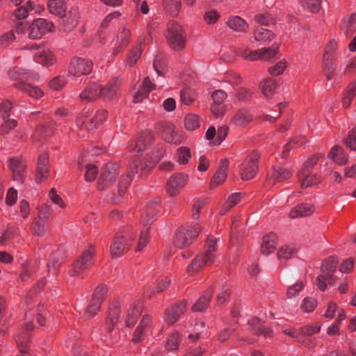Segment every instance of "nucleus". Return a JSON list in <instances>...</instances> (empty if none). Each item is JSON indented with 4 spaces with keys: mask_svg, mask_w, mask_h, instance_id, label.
I'll use <instances>...</instances> for the list:
<instances>
[{
    "mask_svg": "<svg viewBox=\"0 0 356 356\" xmlns=\"http://www.w3.org/2000/svg\"><path fill=\"white\" fill-rule=\"evenodd\" d=\"M345 144L350 149L356 150V128L352 129L345 139Z\"/></svg>",
    "mask_w": 356,
    "mask_h": 356,
    "instance_id": "774afa93",
    "label": "nucleus"
},
{
    "mask_svg": "<svg viewBox=\"0 0 356 356\" xmlns=\"http://www.w3.org/2000/svg\"><path fill=\"white\" fill-rule=\"evenodd\" d=\"M33 329V323L31 321H26L16 334L15 341L20 353L18 356H31V354L29 353V347L31 341V334L29 332Z\"/></svg>",
    "mask_w": 356,
    "mask_h": 356,
    "instance_id": "1a4fd4ad",
    "label": "nucleus"
},
{
    "mask_svg": "<svg viewBox=\"0 0 356 356\" xmlns=\"http://www.w3.org/2000/svg\"><path fill=\"white\" fill-rule=\"evenodd\" d=\"M16 88L35 99H39L44 95V91L39 86L31 85L27 82L17 83Z\"/></svg>",
    "mask_w": 356,
    "mask_h": 356,
    "instance_id": "bb28decb",
    "label": "nucleus"
},
{
    "mask_svg": "<svg viewBox=\"0 0 356 356\" xmlns=\"http://www.w3.org/2000/svg\"><path fill=\"white\" fill-rule=\"evenodd\" d=\"M200 232V227L197 222L180 227L175 234V245L179 248H186L192 243L193 241L199 235Z\"/></svg>",
    "mask_w": 356,
    "mask_h": 356,
    "instance_id": "7ed1b4c3",
    "label": "nucleus"
},
{
    "mask_svg": "<svg viewBox=\"0 0 356 356\" xmlns=\"http://www.w3.org/2000/svg\"><path fill=\"white\" fill-rule=\"evenodd\" d=\"M131 38V31L125 27L120 29L115 37L111 42L112 54L117 56L124 51V49L130 44Z\"/></svg>",
    "mask_w": 356,
    "mask_h": 356,
    "instance_id": "f8f14e48",
    "label": "nucleus"
},
{
    "mask_svg": "<svg viewBox=\"0 0 356 356\" xmlns=\"http://www.w3.org/2000/svg\"><path fill=\"white\" fill-rule=\"evenodd\" d=\"M33 232L37 236H42L47 231V226L44 222L35 220L31 225Z\"/></svg>",
    "mask_w": 356,
    "mask_h": 356,
    "instance_id": "69168bd1",
    "label": "nucleus"
},
{
    "mask_svg": "<svg viewBox=\"0 0 356 356\" xmlns=\"http://www.w3.org/2000/svg\"><path fill=\"white\" fill-rule=\"evenodd\" d=\"M249 325L256 334H264L265 337H270L272 331L268 327H264L261 325L260 321L257 318H252L248 321Z\"/></svg>",
    "mask_w": 356,
    "mask_h": 356,
    "instance_id": "37998d69",
    "label": "nucleus"
},
{
    "mask_svg": "<svg viewBox=\"0 0 356 356\" xmlns=\"http://www.w3.org/2000/svg\"><path fill=\"white\" fill-rule=\"evenodd\" d=\"M222 81L232 86H237L241 83V77L238 73L229 71L225 74Z\"/></svg>",
    "mask_w": 356,
    "mask_h": 356,
    "instance_id": "052dcab7",
    "label": "nucleus"
},
{
    "mask_svg": "<svg viewBox=\"0 0 356 356\" xmlns=\"http://www.w3.org/2000/svg\"><path fill=\"white\" fill-rule=\"evenodd\" d=\"M305 284L302 281L297 282L293 285L288 287L286 296L288 298H292L296 296L304 288Z\"/></svg>",
    "mask_w": 356,
    "mask_h": 356,
    "instance_id": "338daca9",
    "label": "nucleus"
},
{
    "mask_svg": "<svg viewBox=\"0 0 356 356\" xmlns=\"http://www.w3.org/2000/svg\"><path fill=\"white\" fill-rule=\"evenodd\" d=\"M108 112L104 109L99 110L96 112L92 118L90 119V123L97 127L107 120Z\"/></svg>",
    "mask_w": 356,
    "mask_h": 356,
    "instance_id": "0e129e2a",
    "label": "nucleus"
},
{
    "mask_svg": "<svg viewBox=\"0 0 356 356\" xmlns=\"http://www.w3.org/2000/svg\"><path fill=\"white\" fill-rule=\"evenodd\" d=\"M35 60L46 67L52 66L56 63V56L50 49L44 47H39L38 51L35 52Z\"/></svg>",
    "mask_w": 356,
    "mask_h": 356,
    "instance_id": "412c9836",
    "label": "nucleus"
},
{
    "mask_svg": "<svg viewBox=\"0 0 356 356\" xmlns=\"http://www.w3.org/2000/svg\"><path fill=\"white\" fill-rule=\"evenodd\" d=\"M317 306V301L316 299L307 297L302 300L300 305L301 309L306 313H311L314 311Z\"/></svg>",
    "mask_w": 356,
    "mask_h": 356,
    "instance_id": "13d9d810",
    "label": "nucleus"
},
{
    "mask_svg": "<svg viewBox=\"0 0 356 356\" xmlns=\"http://www.w3.org/2000/svg\"><path fill=\"white\" fill-rule=\"evenodd\" d=\"M120 309L119 305H111L108 309V315L106 323V329L111 332L119 321Z\"/></svg>",
    "mask_w": 356,
    "mask_h": 356,
    "instance_id": "4c0bfd02",
    "label": "nucleus"
},
{
    "mask_svg": "<svg viewBox=\"0 0 356 356\" xmlns=\"http://www.w3.org/2000/svg\"><path fill=\"white\" fill-rule=\"evenodd\" d=\"M181 341V337L180 334L175 331L167 337L165 348L168 350H175L178 349Z\"/></svg>",
    "mask_w": 356,
    "mask_h": 356,
    "instance_id": "a18cd8bd",
    "label": "nucleus"
},
{
    "mask_svg": "<svg viewBox=\"0 0 356 356\" xmlns=\"http://www.w3.org/2000/svg\"><path fill=\"white\" fill-rule=\"evenodd\" d=\"M145 42L142 40H140L138 44L133 47L131 49L127 54L126 58V63L132 67L136 64L138 60L140 58L144 49Z\"/></svg>",
    "mask_w": 356,
    "mask_h": 356,
    "instance_id": "7c9ffc66",
    "label": "nucleus"
},
{
    "mask_svg": "<svg viewBox=\"0 0 356 356\" xmlns=\"http://www.w3.org/2000/svg\"><path fill=\"white\" fill-rule=\"evenodd\" d=\"M120 165L116 163H108L102 170L99 179V187L102 190L110 186L119 174Z\"/></svg>",
    "mask_w": 356,
    "mask_h": 356,
    "instance_id": "9b49d317",
    "label": "nucleus"
},
{
    "mask_svg": "<svg viewBox=\"0 0 356 356\" xmlns=\"http://www.w3.org/2000/svg\"><path fill=\"white\" fill-rule=\"evenodd\" d=\"M298 177L303 188L311 186L321 181L319 177L316 175H311L310 171H305V169H301L298 173Z\"/></svg>",
    "mask_w": 356,
    "mask_h": 356,
    "instance_id": "ea45409f",
    "label": "nucleus"
},
{
    "mask_svg": "<svg viewBox=\"0 0 356 356\" xmlns=\"http://www.w3.org/2000/svg\"><path fill=\"white\" fill-rule=\"evenodd\" d=\"M335 57L330 56L327 54H323V70L327 80H331L334 76L336 70Z\"/></svg>",
    "mask_w": 356,
    "mask_h": 356,
    "instance_id": "c9c22d12",
    "label": "nucleus"
},
{
    "mask_svg": "<svg viewBox=\"0 0 356 356\" xmlns=\"http://www.w3.org/2000/svg\"><path fill=\"white\" fill-rule=\"evenodd\" d=\"M155 325L156 321L153 317L149 314H144L133 333L132 341H142L145 337L152 334Z\"/></svg>",
    "mask_w": 356,
    "mask_h": 356,
    "instance_id": "6e6552de",
    "label": "nucleus"
},
{
    "mask_svg": "<svg viewBox=\"0 0 356 356\" xmlns=\"http://www.w3.org/2000/svg\"><path fill=\"white\" fill-rule=\"evenodd\" d=\"M136 236V232L131 229H124L117 234L110 247L111 257L118 258L127 252L132 245Z\"/></svg>",
    "mask_w": 356,
    "mask_h": 356,
    "instance_id": "f03ea898",
    "label": "nucleus"
},
{
    "mask_svg": "<svg viewBox=\"0 0 356 356\" xmlns=\"http://www.w3.org/2000/svg\"><path fill=\"white\" fill-rule=\"evenodd\" d=\"M47 8L50 13L63 17L67 10L66 2L65 0H48Z\"/></svg>",
    "mask_w": 356,
    "mask_h": 356,
    "instance_id": "72a5a7b5",
    "label": "nucleus"
},
{
    "mask_svg": "<svg viewBox=\"0 0 356 356\" xmlns=\"http://www.w3.org/2000/svg\"><path fill=\"white\" fill-rule=\"evenodd\" d=\"M181 101L185 105H190L197 98V93L195 90L191 89V88H185L181 90L180 92Z\"/></svg>",
    "mask_w": 356,
    "mask_h": 356,
    "instance_id": "3c124183",
    "label": "nucleus"
},
{
    "mask_svg": "<svg viewBox=\"0 0 356 356\" xmlns=\"http://www.w3.org/2000/svg\"><path fill=\"white\" fill-rule=\"evenodd\" d=\"M277 243V237L274 233H270L264 236L261 251L262 254L268 255L273 252Z\"/></svg>",
    "mask_w": 356,
    "mask_h": 356,
    "instance_id": "473e14b6",
    "label": "nucleus"
},
{
    "mask_svg": "<svg viewBox=\"0 0 356 356\" xmlns=\"http://www.w3.org/2000/svg\"><path fill=\"white\" fill-rule=\"evenodd\" d=\"M218 241V238L213 236H208L202 252L198 254L187 266L186 271L189 275L214 263L217 255Z\"/></svg>",
    "mask_w": 356,
    "mask_h": 356,
    "instance_id": "f257e3e1",
    "label": "nucleus"
},
{
    "mask_svg": "<svg viewBox=\"0 0 356 356\" xmlns=\"http://www.w3.org/2000/svg\"><path fill=\"white\" fill-rule=\"evenodd\" d=\"M315 210L313 205L309 204H301L293 207L290 213L291 218H302L312 215Z\"/></svg>",
    "mask_w": 356,
    "mask_h": 356,
    "instance_id": "f704fd0d",
    "label": "nucleus"
},
{
    "mask_svg": "<svg viewBox=\"0 0 356 356\" xmlns=\"http://www.w3.org/2000/svg\"><path fill=\"white\" fill-rule=\"evenodd\" d=\"M186 302L184 300L171 305L165 310L164 316L165 322L169 325L174 324L186 311Z\"/></svg>",
    "mask_w": 356,
    "mask_h": 356,
    "instance_id": "6ab92c4d",
    "label": "nucleus"
},
{
    "mask_svg": "<svg viewBox=\"0 0 356 356\" xmlns=\"http://www.w3.org/2000/svg\"><path fill=\"white\" fill-rule=\"evenodd\" d=\"M140 161L138 158L131 160L129 162V172L125 177H122L118 184V193L122 196L127 191V189L133 179L134 174L138 172V167Z\"/></svg>",
    "mask_w": 356,
    "mask_h": 356,
    "instance_id": "a211bd4d",
    "label": "nucleus"
},
{
    "mask_svg": "<svg viewBox=\"0 0 356 356\" xmlns=\"http://www.w3.org/2000/svg\"><path fill=\"white\" fill-rule=\"evenodd\" d=\"M241 199V194L235 193L229 196L227 201L224 203L220 211L221 215H225L232 207L237 204Z\"/></svg>",
    "mask_w": 356,
    "mask_h": 356,
    "instance_id": "09e8293b",
    "label": "nucleus"
},
{
    "mask_svg": "<svg viewBox=\"0 0 356 356\" xmlns=\"http://www.w3.org/2000/svg\"><path fill=\"white\" fill-rule=\"evenodd\" d=\"M25 168L26 165L20 158H13L10 159V168L13 172L15 180L18 181H23Z\"/></svg>",
    "mask_w": 356,
    "mask_h": 356,
    "instance_id": "c85d7f7f",
    "label": "nucleus"
},
{
    "mask_svg": "<svg viewBox=\"0 0 356 356\" xmlns=\"http://www.w3.org/2000/svg\"><path fill=\"white\" fill-rule=\"evenodd\" d=\"M254 38L257 41L271 40L275 38V35L268 29L259 28L254 31Z\"/></svg>",
    "mask_w": 356,
    "mask_h": 356,
    "instance_id": "5fc2aeb1",
    "label": "nucleus"
},
{
    "mask_svg": "<svg viewBox=\"0 0 356 356\" xmlns=\"http://www.w3.org/2000/svg\"><path fill=\"white\" fill-rule=\"evenodd\" d=\"M165 10L173 15H177L181 8L180 0H163Z\"/></svg>",
    "mask_w": 356,
    "mask_h": 356,
    "instance_id": "6e6d98bb",
    "label": "nucleus"
},
{
    "mask_svg": "<svg viewBox=\"0 0 356 356\" xmlns=\"http://www.w3.org/2000/svg\"><path fill=\"white\" fill-rule=\"evenodd\" d=\"M93 68V62L92 60L74 56L71 58L68 67V74L74 77H79L81 76H86L90 74Z\"/></svg>",
    "mask_w": 356,
    "mask_h": 356,
    "instance_id": "423d86ee",
    "label": "nucleus"
},
{
    "mask_svg": "<svg viewBox=\"0 0 356 356\" xmlns=\"http://www.w3.org/2000/svg\"><path fill=\"white\" fill-rule=\"evenodd\" d=\"M165 38L170 47L177 51L182 50L186 44V35L182 27L175 22L168 24Z\"/></svg>",
    "mask_w": 356,
    "mask_h": 356,
    "instance_id": "39448f33",
    "label": "nucleus"
},
{
    "mask_svg": "<svg viewBox=\"0 0 356 356\" xmlns=\"http://www.w3.org/2000/svg\"><path fill=\"white\" fill-rule=\"evenodd\" d=\"M154 140L152 133L147 132L137 137L129 143V151L132 153H139L143 151L147 145H149Z\"/></svg>",
    "mask_w": 356,
    "mask_h": 356,
    "instance_id": "5701e85b",
    "label": "nucleus"
},
{
    "mask_svg": "<svg viewBox=\"0 0 356 356\" xmlns=\"http://www.w3.org/2000/svg\"><path fill=\"white\" fill-rule=\"evenodd\" d=\"M355 24H356V13H352L343 19L341 26L346 35H350L354 31Z\"/></svg>",
    "mask_w": 356,
    "mask_h": 356,
    "instance_id": "603ef678",
    "label": "nucleus"
},
{
    "mask_svg": "<svg viewBox=\"0 0 356 356\" xmlns=\"http://www.w3.org/2000/svg\"><path fill=\"white\" fill-rule=\"evenodd\" d=\"M96 250L93 245H88L82 252L81 255L74 263L72 268L69 271L71 276H81L83 273L94 265Z\"/></svg>",
    "mask_w": 356,
    "mask_h": 356,
    "instance_id": "20e7f679",
    "label": "nucleus"
},
{
    "mask_svg": "<svg viewBox=\"0 0 356 356\" xmlns=\"http://www.w3.org/2000/svg\"><path fill=\"white\" fill-rule=\"evenodd\" d=\"M307 142V139L302 136H298L294 137L289 143L286 144L283 148L282 153V157L286 158L287 154L289 152L291 149L294 146L300 147Z\"/></svg>",
    "mask_w": 356,
    "mask_h": 356,
    "instance_id": "8fccbe9b",
    "label": "nucleus"
},
{
    "mask_svg": "<svg viewBox=\"0 0 356 356\" xmlns=\"http://www.w3.org/2000/svg\"><path fill=\"white\" fill-rule=\"evenodd\" d=\"M143 220L144 221L145 227H146V228L145 230H143L140 234L139 241L136 248V252L141 251L147 245L148 243L147 232L149 229V227L147 226L154 220V216L153 214H147L145 217H143Z\"/></svg>",
    "mask_w": 356,
    "mask_h": 356,
    "instance_id": "2f4dec72",
    "label": "nucleus"
},
{
    "mask_svg": "<svg viewBox=\"0 0 356 356\" xmlns=\"http://www.w3.org/2000/svg\"><path fill=\"white\" fill-rule=\"evenodd\" d=\"M228 168V161L227 159L221 160V166L211 178L210 185L211 188H215L224 182L227 179Z\"/></svg>",
    "mask_w": 356,
    "mask_h": 356,
    "instance_id": "c756f323",
    "label": "nucleus"
},
{
    "mask_svg": "<svg viewBox=\"0 0 356 356\" xmlns=\"http://www.w3.org/2000/svg\"><path fill=\"white\" fill-rule=\"evenodd\" d=\"M200 118L195 113H188L184 118V127L188 131H194L200 127Z\"/></svg>",
    "mask_w": 356,
    "mask_h": 356,
    "instance_id": "c03bdc74",
    "label": "nucleus"
},
{
    "mask_svg": "<svg viewBox=\"0 0 356 356\" xmlns=\"http://www.w3.org/2000/svg\"><path fill=\"white\" fill-rule=\"evenodd\" d=\"M143 312V304L139 300L131 302L127 309L125 317V323L127 327H133L138 321V317Z\"/></svg>",
    "mask_w": 356,
    "mask_h": 356,
    "instance_id": "4be33fe9",
    "label": "nucleus"
},
{
    "mask_svg": "<svg viewBox=\"0 0 356 356\" xmlns=\"http://www.w3.org/2000/svg\"><path fill=\"white\" fill-rule=\"evenodd\" d=\"M297 252V249L294 245H286L281 247L277 252V256L279 260L291 259Z\"/></svg>",
    "mask_w": 356,
    "mask_h": 356,
    "instance_id": "de8ad7c7",
    "label": "nucleus"
},
{
    "mask_svg": "<svg viewBox=\"0 0 356 356\" xmlns=\"http://www.w3.org/2000/svg\"><path fill=\"white\" fill-rule=\"evenodd\" d=\"M338 264V259L335 257H330L325 259L321 266V275L325 276L327 279H331L336 281L334 273L336 271Z\"/></svg>",
    "mask_w": 356,
    "mask_h": 356,
    "instance_id": "a878e982",
    "label": "nucleus"
},
{
    "mask_svg": "<svg viewBox=\"0 0 356 356\" xmlns=\"http://www.w3.org/2000/svg\"><path fill=\"white\" fill-rule=\"evenodd\" d=\"M293 172L291 169L280 166L274 167L268 175V181L273 184L282 182L291 177Z\"/></svg>",
    "mask_w": 356,
    "mask_h": 356,
    "instance_id": "b1692460",
    "label": "nucleus"
},
{
    "mask_svg": "<svg viewBox=\"0 0 356 356\" xmlns=\"http://www.w3.org/2000/svg\"><path fill=\"white\" fill-rule=\"evenodd\" d=\"M321 330V326L318 323L307 325L299 328L300 337H310L317 334Z\"/></svg>",
    "mask_w": 356,
    "mask_h": 356,
    "instance_id": "864d4df0",
    "label": "nucleus"
},
{
    "mask_svg": "<svg viewBox=\"0 0 356 356\" xmlns=\"http://www.w3.org/2000/svg\"><path fill=\"white\" fill-rule=\"evenodd\" d=\"M54 31V24L45 19L38 18L29 25V38L38 40L48 33Z\"/></svg>",
    "mask_w": 356,
    "mask_h": 356,
    "instance_id": "0eeeda50",
    "label": "nucleus"
},
{
    "mask_svg": "<svg viewBox=\"0 0 356 356\" xmlns=\"http://www.w3.org/2000/svg\"><path fill=\"white\" fill-rule=\"evenodd\" d=\"M121 83V79L120 78L113 77L105 85L99 83L100 99L104 101L113 100L118 94Z\"/></svg>",
    "mask_w": 356,
    "mask_h": 356,
    "instance_id": "dca6fc26",
    "label": "nucleus"
},
{
    "mask_svg": "<svg viewBox=\"0 0 356 356\" xmlns=\"http://www.w3.org/2000/svg\"><path fill=\"white\" fill-rule=\"evenodd\" d=\"M252 112L245 108L235 111L230 118V124L238 129H245L253 120Z\"/></svg>",
    "mask_w": 356,
    "mask_h": 356,
    "instance_id": "f3484780",
    "label": "nucleus"
},
{
    "mask_svg": "<svg viewBox=\"0 0 356 356\" xmlns=\"http://www.w3.org/2000/svg\"><path fill=\"white\" fill-rule=\"evenodd\" d=\"M302 6L304 9L313 13H317L321 8V3L319 0H302Z\"/></svg>",
    "mask_w": 356,
    "mask_h": 356,
    "instance_id": "4d7b16f0",
    "label": "nucleus"
},
{
    "mask_svg": "<svg viewBox=\"0 0 356 356\" xmlns=\"http://www.w3.org/2000/svg\"><path fill=\"white\" fill-rule=\"evenodd\" d=\"M8 77L11 81L15 82L13 85L15 88L17 83H26L30 81H38L39 79L38 74L18 67L10 68L8 71Z\"/></svg>",
    "mask_w": 356,
    "mask_h": 356,
    "instance_id": "4468645a",
    "label": "nucleus"
},
{
    "mask_svg": "<svg viewBox=\"0 0 356 356\" xmlns=\"http://www.w3.org/2000/svg\"><path fill=\"white\" fill-rule=\"evenodd\" d=\"M60 262L59 259V254L58 253H54L52 254L49 259L47 264L48 270L49 273H51L52 274H56L58 271V269L60 266Z\"/></svg>",
    "mask_w": 356,
    "mask_h": 356,
    "instance_id": "bf43d9fd",
    "label": "nucleus"
},
{
    "mask_svg": "<svg viewBox=\"0 0 356 356\" xmlns=\"http://www.w3.org/2000/svg\"><path fill=\"white\" fill-rule=\"evenodd\" d=\"M328 157L339 165H344L348 161L343 149L338 145H335L331 149Z\"/></svg>",
    "mask_w": 356,
    "mask_h": 356,
    "instance_id": "79ce46f5",
    "label": "nucleus"
},
{
    "mask_svg": "<svg viewBox=\"0 0 356 356\" xmlns=\"http://www.w3.org/2000/svg\"><path fill=\"white\" fill-rule=\"evenodd\" d=\"M278 46H273L271 48H261L260 60H270L274 58L277 54Z\"/></svg>",
    "mask_w": 356,
    "mask_h": 356,
    "instance_id": "e2e57ef3",
    "label": "nucleus"
},
{
    "mask_svg": "<svg viewBox=\"0 0 356 356\" xmlns=\"http://www.w3.org/2000/svg\"><path fill=\"white\" fill-rule=\"evenodd\" d=\"M259 154L256 151L251 152L242 163L240 175L243 180L254 178L258 170Z\"/></svg>",
    "mask_w": 356,
    "mask_h": 356,
    "instance_id": "9d476101",
    "label": "nucleus"
},
{
    "mask_svg": "<svg viewBox=\"0 0 356 356\" xmlns=\"http://www.w3.org/2000/svg\"><path fill=\"white\" fill-rule=\"evenodd\" d=\"M277 88V81L271 78L265 79L260 83L261 92L266 98L272 97Z\"/></svg>",
    "mask_w": 356,
    "mask_h": 356,
    "instance_id": "a19ab883",
    "label": "nucleus"
},
{
    "mask_svg": "<svg viewBox=\"0 0 356 356\" xmlns=\"http://www.w3.org/2000/svg\"><path fill=\"white\" fill-rule=\"evenodd\" d=\"M213 289L211 288L208 289L199 298L197 302L192 307L193 312H203L205 310L212 298Z\"/></svg>",
    "mask_w": 356,
    "mask_h": 356,
    "instance_id": "58836bf2",
    "label": "nucleus"
},
{
    "mask_svg": "<svg viewBox=\"0 0 356 356\" xmlns=\"http://www.w3.org/2000/svg\"><path fill=\"white\" fill-rule=\"evenodd\" d=\"M155 84L151 81L149 77H145L143 82L142 88H140L134 96V102L139 103L148 97L151 91L155 89Z\"/></svg>",
    "mask_w": 356,
    "mask_h": 356,
    "instance_id": "cd10ccee",
    "label": "nucleus"
},
{
    "mask_svg": "<svg viewBox=\"0 0 356 356\" xmlns=\"http://www.w3.org/2000/svg\"><path fill=\"white\" fill-rule=\"evenodd\" d=\"M188 175L185 173H177L171 175L166 182V192L170 197L177 195L187 184Z\"/></svg>",
    "mask_w": 356,
    "mask_h": 356,
    "instance_id": "ddd939ff",
    "label": "nucleus"
},
{
    "mask_svg": "<svg viewBox=\"0 0 356 356\" xmlns=\"http://www.w3.org/2000/svg\"><path fill=\"white\" fill-rule=\"evenodd\" d=\"M161 138L163 140L170 144L178 145L183 141L182 134L176 130L175 126L170 122H164L161 125Z\"/></svg>",
    "mask_w": 356,
    "mask_h": 356,
    "instance_id": "2eb2a0df",
    "label": "nucleus"
},
{
    "mask_svg": "<svg viewBox=\"0 0 356 356\" xmlns=\"http://www.w3.org/2000/svg\"><path fill=\"white\" fill-rule=\"evenodd\" d=\"M81 101L90 102L100 99L99 83H90L79 95Z\"/></svg>",
    "mask_w": 356,
    "mask_h": 356,
    "instance_id": "393cba45",
    "label": "nucleus"
},
{
    "mask_svg": "<svg viewBox=\"0 0 356 356\" xmlns=\"http://www.w3.org/2000/svg\"><path fill=\"white\" fill-rule=\"evenodd\" d=\"M191 158V151L188 147H181L176 151L175 161L181 164L186 165Z\"/></svg>",
    "mask_w": 356,
    "mask_h": 356,
    "instance_id": "49530a36",
    "label": "nucleus"
},
{
    "mask_svg": "<svg viewBox=\"0 0 356 356\" xmlns=\"http://www.w3.org/2000/svg\"><path fill=\"white\" fill-rule=\"evenodd\" d=\"M107 287L104 285L98 286L93 293L92 299L102 304L107 294Z\"/></svg>",
    "mask_w": 356,
    "mask_h": 356,
    "instance_id": "680f3d73",
    "label": "nucleus"
},
{
    "mask_svg": "<svg viewBox=\"0 0 356 356\" xmlns=\"http://www.w3.org/2000/svg\"><path fill=\"white\" fill-rule=\"evenodd\" d=\"M226 24L229 29L237 32L245 33L249 29L248 23L239 16L230 17Z\"/></svg>",
    "mask_w": 356,
    "mask_h": 356,
    "instance_id": "e433bc0d",
    "label": "nucleus"
},
{
    "mask_svg": "<svg viewBox=\"0 0 356 356\" xmlns=\"http://www.w3.org/2000/svg\"><path fill=\"white\" fill-rule=\"evenodd\" d=\"M50 172L49 156L45 152L39 155L36 168L35 181L38 184L45 180Z\"/></svg>",
    "mask_w": 356,
    "mask_h": 356,
    "instance_id": "aec40b11",
    "label": "nucleus"
}]
</instances>
